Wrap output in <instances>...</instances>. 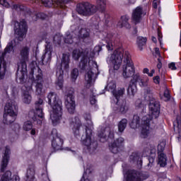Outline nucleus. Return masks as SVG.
I'll use <instances>...</instances> for the list:
<instances>
[{
	"label": "nucleus",
	"instance_id": "6ab92c4d",
	"mask_svg": "<svg viewBox=\"0 0 181 181\" xmlns=\"http://www.w3.org/2000/svg\"><path fill=\"white\" fill-rule=\"evenodd\" d=\"M52 135L53 137L52 146L54 149L56 151H59V149H62V147L63 146V139L60 136H59V134H57V130L56 129H52Z\"/></svg>",
	"mask_w": 181,
	"mask_h": 181
},
{
	"label": "nucleus",
	"instance_id": "4d7b16f0",
	"mask_svg": "<svg viewBox=\"0 0 181 181\" xmlns=\"http://www.w3.org/2000/svg\"><path fill=\"white\" fill-rule=\"evenodd\" d=\"M155 54L156 57L158 56V59H162V57L160 56V52L159 51V48L156 47L155 48Z\"/></svg>",
	"mask_w": 181,
	"mask_h": 181
},
{
	"label": "nucleus",
	"instance_id": "ddd939ff",
	"mask_svg": "<svg viewBox=\"0 0 181 181\" xmlns=\"http://www.w3.org/2000/svg\"><path fill=\"white\" fill-rule=\"evenodd\" d=\"M41 1L47 8H50L54 6L57 8H61V9H66V5L70 4L71 0H56L54 1H53V0H41Z\"/></svg>",
	"mask_w": 181,
	"mask_h": 181
},
{
	"label": "nucleus",
	"instance_id": "58836bf2",
	"mask_svg": "<svg viewBox=\"0 0 181 181\" xmlns=\"http://www.w3.org/2000/svg\"><path fill=\"white\" fill-rule=\"evenodd\" d=\"M180 115H181V106H180ZM177 129L178 131L179 136L181 138V116H177L176 118Z\"/></svg>",
	"mask_w": 181,
	"mask_h": 181
},
{
	"label": "nucleus",
	"instance_id": "bf43d9fd",
	"mask_svg": "<svg viewBox=\"0 0 181 181\" xmlns=\"http://www.w3.org/2000/svg\"><path fill=\"white\" fill-rule=\"evenodd\" d=\"M157 69H162V58H158Z\"/></svg>",
	"mask_w": 181,
	"mask_h": 181
},
{
	"label": "nucleus",
	"instance_id": "f8f14e48",
	"mask_svg": "<svg viewBox=\"0 0 181 181\" xmlns=\"http://www.w3.org/2000/svg\"><path fill=\"white\" fill-rule=\"evenodd\" d=\"M148 177H149V174L146 172L139 173L132 170L128 172L127 181H144Z\"/></svg>",
	"mask_w": 181,
	"mask_h": 181
},
{
	"label": "nucleus",
	"instance_id": "49530a36",
	"mask_svg": "<svg viewBox=\"0 0 181 181\" xmlns=\"http://www.w3.org/2000/svg\"><path fill=\"white\" fill-rule=\"evenodd\" d=\"M84 119L87 121L90 127H93V122H91V115L90 113H85L83 115Z\"/></svg>",
	"mask_w": 181,
	"mask_h": 181
},
{
	"label": "nucleus",
	"instance_id": "c756f323",
	"mask_svg": "<svg viewBox=\"0 0 181 181\" xmlns=\"http://www.w3.org/2000/svg\"><path fill=\"white\" fill-rule=\"evenodd\" d=\"M16 114L12 113H5L4 114V120L5 121L6 124H12V122H15V119H16Z\"/></svg>",
	"mask_w": 181,
	"mask_h": 181
},
{
	"label": "nucleus",
	"instance_id": "f257e3e1",
	"mask_svg": "<svg viewBox=\"0 0 181 181\" xmlns=\"http://www.w3.org/2000/svg\"><path fill=\"white\" fill-rule=\"evenodd\" d=\"M72 57L74 60H78L80 57H82L79 63V69L85 73V81H86L87 88L91 87V84L95 81L97 78V73L95 70H98L97 63L93 61L89 60L94 57V53L88 50L83 49H74L72 52Z\"/></svg>",
	"mask_w": 181,
	"mask_h": 181
},
{
	"label": "nucleus",
	"instance_id": "3c124183",
	"mask_svg": "<svg viewBox=\"0 0 181 181\" xmlns=\"http://www.w3.org/2000/svg\"><path fill=\"white\" fill-rule=\"evenodd\" d=\"M163 151H165V144H159L158 146V155H160V153H163Z\"/></svg>",
	"mask_w": 181,
	"mask_h": 181
},
{
	"label": "nucleus",
	"instance_id": "09e8293b",
	"mask_svg": "<svg viewBox=\"0 0 181 181\" xmlns=\"http://www.w3.org/2000/svg\"><path fill=\"white\" fill-rule=\"evenodd\" d=\"M148 81H149V79L146 78V79H141L139 81V86L140 87H146L148 86Z\"/></svg>",
	"mask_w": 181,
	"mask_h": 181
},
{
	"label": "nucleus",
	"instance_id": "473e14b6",
	"mask_svg": "<svg viewBox=\"0 0 181 181\" xmlns=\"http://www.w3.org/2000/svg\"><path fill=\"white\" fill-rule=\"evenodd\" d=\"M167 157L166 154L160 153L158 154V163L160 165L161 168H165V165H167Z\"/></svg>",
	"mask_w": 181,
	"mask_h": 181
},
{
	"label": "nucleus",
	"instance_id": "9b49d317",
	"mask_svg": "<svg viewBox=\"0 0 181 181\" xmlns=\"http://www.w3.org/2000/svg\"><path fill=\"white\" fill-rule=\"evenodd\" d=\"M15 26V33L16 37L20 42L23 40V37L25 36V33L28 32V27L26 25V21L25 20H22L20 23L16 21L14 24Z\"/></svg>",
	"mask_w": 181,
	"mask_h": 181
},
{
	"label": "nucleus",
	"instance_id": "9d476101",
	"mask_svg": "<svg viewBox=\"0 0 181 181\" xmlns=\"http://www.w3.org/2000/svg\"><path fill=\"white\" fill-rule=\"evenodd\" d=\"M65 107L69 114H74L76 111V100H74V88H69L66 91Z\"/></svg>",
	"mask_w": 181,
	"mask_h": 181
},
{
	"label": "nucleus",
	"instance_id": "4c0bfd02",
	"mask_svg": "<svg viewBox=\"0 0 181 181\" xmlns=\"http://www.w3.org/2000/svg\"><path fill=\"white\" fill-rule=\"evenodd\" d=\"M141 76H139V74H136L135 75H133L132 79L130 81L129 86H136V83H139L141 81Z\"/></svg>",
	"mask_w": 181,
	"mask_h": 181
},
{
	"label": "nucleus",
	"instance_id": "aec40b11",
	"mask_svg": "<svg viewBox=\"0 0 181 181\" xmlns=\"http://www.w3.org/2000/svg\"><path fill=\"white\" fill-rule=\"evenodd\" d=\"M124 138L119 137L110 146V151L112 153H118L124 148Z\"/></svg>",
	"mask_w": 181,
	"mask_h": 181
},
{
	"label": "nucleus",
	"instance_id": "864d4df0",
	"mask_svg": "<svg viewBox=\"0 0 181 181\" xmlns=\"http://www.w3.org/2000/svg\"><path fill=\"white\" fill-rule=\"evenodd\" d=\"M164 98H165V101H169V100H170V94L169 93V90H168V89L164 91Z\"/></svg>",
	"mask_w": 181,
	"mask_h": 181
},
{
	"label": "nucleus",
	"instance_id": "052dcab7",
	"mask_svg": "<svg viewBox=\"0 0 181 181\" xmlns=\"http://www.w3.org/2000/svg\"><path fill=\"white\" fill-rule=\"evenodd\" d=\"M110 15L108 13H105V25H108L109 22H110Z\"/></svg>",
	"mask_w": 181,
	"mask_h": 181
},
{
	"label": "nucleus",
	"instance_id": "423d86ee",
	"mask_svg": "<svg viewBox=\"0 0 181 181\" xmlns=\"http://www.w3.org/2000/svg\"><path fill=\"white\" fill-rule=\"evenodd\" d=\"M70 64V54H63L61 62V67L57 70V77L58 81L57 82V86L59 89L63 88V76L64 74V70H69Z\"/></svg>",
	"mask_w": 181,
	"mask_h": 181
},
{
	"label": "nucleus",
	"instance_id": "c03bdc74",
	"mask_svg": "<svg viewBox=\"0 0 181 181\" xmlns=\"http://www.w3.org/2000/svg\"><path fill=\"white\" fill-rule=\"evenodd\" d=\"M119 112L122 114H125L127 111H128V106H127V102L123 101L120 105V107L119 109Z\"/></svg>",
	"mask_w": 181,
	"mask_h": 181
},
{
	"label": "nucleus",
	"instance_id": "13d9d810",
	"mask_svg": "<svg viewBox=\"0 0 181 181\" xmlns=\"http://www.w3.org/2000/svg\"><path fill=\"white\" fill-rule=\"evenodd\" d=\"M169 69H171V70H176V64L175 62H171L170 64H168Z\"/></svg>",
	"mask_w": 181,
	"mask_h": 181
},
{
	"label": "nucleus",
	"instance_id": "37998d69",
	"mask_svg": "<svg viewBox=\"0 0 181 181\" xmlns=\"http://www.w3.org/2000/svg\"><path fill=\"white\" fill-rule=\"evenodd\" d=\"M32 128H33V124H32V122L27 121L24 122L23 125V129H24V131H30Z\"/></svg>",
	"mask_w": 181,
	"mask_h": 181
},
{
	"label": "nucleus",
	"instance_id": "7c9ffc66",
	"mask_svg": "<svg viewBox=\"0 0 181 181\" xmlns=\"http://www.w3.org/2000/svg\"><path fill=\"white\" fill-rule=\"evenodd\" d=\"M141 124V118H139V116L134 115L133 116V119L129 123L130 128L132 129H136V128H139V125Z\"/></svg>",
	"mask_w": 181,
	"mask_h": 181
},
{
	"label": "nucleus",
	"instance_id": "0e129e2a",
	"mask_svg": "<svg viewBox=\"0 0 181 181\" xmlns=\"http://www.w3.org/2000/svg\"><path fill=\"white\" fill-rule=\"evenodd\" d=\"M11 91L14 95L18 94V88H16V86H12Z\"/></svg>",
	"mask_w": 181,
	"mask_h": 181
},
{
	"label": "nucleus",
	"instance_id": "72a5a7b5",
	"mask_svg": "<svg viewBox=\"0 0 181 181\" xmlns=\"http://www.w3.org/2000/svg\"><path fill=\"white\" fill-rule=\"evenodd\" d=\"M128 124V120L127 119H122L118 124L119 132H124L127 125Z\"/></svg>",
	"mask_w": 181,
	"mask_h": 181
},
{
	"label": "nucleus",
	"instance_id": "393cba45",
	"mask_svg": "<svg viewBox=\"0 0 181 181\" xmlns=\"http://www.w3.org/2000/svg\"><path fill=\"white\" fill-rule=\"evenodd\" d=\"M30 74L34 78V81H43V74L39 66L33 68Z\"/></svg>",
	"mask_w": 181,
	"mask_h": 181
},
{
	"label": "nucleus",
	"instance_id": "f03ea898",
	"mask_svg": "<svg viewBox=\"0 0 181 181\" xmlns=\"http://www.w3.org/2000/svg\"><path fill=\"white\" fill-rule=\"evenodd\" d=\"M71 127H72L75 136H80L81 134H85L82 135L81 141L85 146L86 153H90V155L95 153L98 143L95 140H92L91 135L93 134V131L91 129L82 126L80 119L77 117H74L71 122Z\"/></svg>",
	"mask_w": 181,
	"mask_h": 181
},
{
	"label": "nucleus",
	"instance_id": "e2e57ef3",
	"mask_svg": "<svg viewBox=\"0 0 181 181\" xmlns=\"http://www.w3.org/2000/svg\"><path fill=\"white\" fill-rule=\"evenodd\" d=\"M97 103V100H95V96H92L90 98V104L92 105H94V104H95Z\"/></svg>",
	"mask_w": 181,
	"mask_h": 181
},
{
	"label": "nucleus",
	"instance_id": "ea45409f",
	"mask_svg": "<svg viewBox=\"0 0 181 181\" xmlns=\"http://www.w3.org/2000/svg\"><path fill=\"white\" fill-rule=\"evenodd\" d=\"M12 176V173L9 170H7L2 176L1 181H10Z\"/></svg>",
	"mask_w": 181,
	"mask_h": 181
},
{
	"label": "nucleus",
	"instance_id": "69168bd1",
	"mask_svg": "<svg viewBox=\"0 0 181 181\" xmlns=\"http://www.w3.org/2000/svg\"><path fill=\"white\" fill-rule=\"evenodd\" d=\"M153 80H154V83L156 84H159V76H157L154 77Z\"/></svg>",
	"mask_w": 181,
	"mask_h": 181
},
{
	"label": "nucleus",
	"instance_id": "6e6552de",
	"mask_svg": "<svg viewBox=\"0 0 181 181\" xmlns=\"http://www.w3.org/2000/svg\"><path fill=\"white\" fill-rule=\"evenodd\" d=\"M76 12L83 16H91L97 12V6L88 2L80 3L76 5Z\"/></svg>",
	"mask_w": 181,
	"mask_h": 181
},
{
	"label": "nucleus",
	"instance_id": "de8ad7c7",
	"mask_svg": "<svg viewBox=\"0 0 181 181\" xmlns=\"http://www.w3.org/2000/svg\"><path fill=\"white\" fill-rule=\"evenodd\" d=\"M64 42L67 43L68 45H71V43H73V35L71 34H66V37H64Z\"/></svg>",
	"mask_w": 181,
	"mask_h": 181
},
{
	"label": "nucleus",
	"instance_id": "39448f33",
	"mask_svg": "<svg viewBox=\"0 0 181 181\" xmlns=\"http://www.w3.org/2000/svg\"><path fill=\"white\" fill-rule=\"evenodd\" d=\"M30 49L28 47H23L20 51L21 59L20 62L18 63V71L17 73H21V76L17 78L18 83L23 84L25 83V76L28 73V65L26 62L29 60V52Z\"/></svg>",
	"mask_w": 181,
	"mask_h": 181
},
{
	"label": "nucleus",
	"instance_id": "5701e85b",
	"mask_svg": "<svg viewBox=\"0 0 181 181\" xmlns=\"http://www.w3.org/2000/svg\"><path fill=\"white\" fill-rule=\"evenodd\" d=\"M4 112L6 114L18 115V105L13 100H8L4 107Z\"/></svg>",
	"mask_w": 181,
	"mask_h": 181
},
{
	"label": "nucleus",
	"instance_id": "c85d7f7f",
	"mask_svg": "<svg viewBox=\"0 0 181 181\" xmlns=\"http://www.w3.org/2000/svg\"><path fill=\"white\" fill-rule=\"evenodd\" d=\"M128 21H129V17L122 16L120 21L117 23V26L119 28H126L127 29H129L131 25H129V23H128Z\"/></svg>",
	"mask_w": 181,
	"mask_h": 181
},
{
	"label": "nucleus",
	"instance_id": "e433bc0d",
	"mask_svg": "<svg viewBox=\"0 0 181 181\" xmlns=\"http://www.w3.org/2000/svg\"><path fill=\"white\" fill-rule=\"evenodd\" d=\"M97 7L104 12L105 11V5H107V0H96Z\"/></svg>",
	"mask_w": 181,
	"mask_h": 181
},
{
	"label": "nucleus",
	"instance_id": "a211bd4d",
	"mask_svg": "<svg viewBox=\"0 0 181 181\" xmlns=\"http://www.w3.org/2000/svg\"><path fill=\"white\" fill-rule=\"evenodd\" d=\"M53 52V47L52 43L48 42L45 45V52L41 57L42 64H49L52 61V53Z\"/></svg>",
	"mask_w": 181,
	"mask_h": 181
},
{
	"label": "nucleus",
	"instance_id": "cd10ccee",
	"mask_svg": "<svg viewBox=\"0 0 181 181\" xmlns=\"http://www.w3.org/2000/svg\"><path fill=\"white\" fill-rule=\"evenodd\" d=\"M35 84V93L37 95H43L45 94V89L43 88V81H34Z\"/></svg>",
	"mask_w": 181,
	"mask_h": 181
},
{
	"label": "nucleus",
	"instance_id": "4468645a",
	"mask_svg": "<svg viewBox=\"0 0 181 181\" xmlns=\"http://www.w3.org/2000/svg\"><path fill=\"white\" fill-rule=\"evenodd\" d=\"M106 88L108 90V91H111L115 98L117 100V104H118L119 102V97H122V95H124V93H125V88H120L117 90H115V88H117V85L114 81L110 82L106 86Z\"/></svg>",
	"mask_w": 181,
	"mask_h": 181
},
{
	"label": "nucleus",
	"instance_id": "c9c22d12",
	"mask_svg": "<svg viewBox=\"0 0 181 181\" xmlns=\"http://www.w3.org/2000/svg\"><path fill=\"white\" fill-rule=\"evenodd\" d=\"M105 41H106V47L107 49V50H112V47L114 46L113 43H112V37L111 36V35H107V37L105 38Z\"/></svg>",
	"mask_w": 181,
	"mask_h": 181
},
{
	"label": "nucleus",
	"instance_id": "774afa93",
	"mask_svg": "<svg viewBox=\"0 0 181 181\" xmlns=\"http://www.w3.org/2000/svg\"><path fill=\"white\" fill-rule=\"evenodd\" d=\"M143 73H146V74H148L149 75V69L148 68H145L144 70H143Z\"/></svg>",
	"mask_w": 181,
	"mask_h": 181
},
{
	"label": "nucleus",
	"instance_id": "8fccbe9b",
	"mask_svg": "<svg viewBox=\"0 0 181 181\" xmlns=\"http://www.w3.org/2000/svg\"><path fill=\"white\" fill-rule=\"evenodd\" d=\"M11 8L16 11H25V6H21L19 4H14Z\"/></svg>",
	"mask_w": 181,
	"mask_h": 181
},
{
	"label": "nucleus",
	"instance_id": "680f3d73",
	"mask_svg": "<svg viewBox=\"0 0 181 181\" xmlns=\"http://www.w3.org/2000/svg\"><path fill=\"white\" fill-rule=\"evenodd\" d=\"M129 91H131L132 95H134V94H135V91L134 90V88H132V86H129L128 88V89H127L128 94H131V93Z\"/></svg>",
	"mask_w": 181,
	"mask_h": 181
},
{
	"label": "nucleus",
	"instance_id": "dca6fc26",
	"mask_svg": "<svg viewBox=\"0 0 181 181\" xmlns=\"http://www.w3.org/2000/svg\"><path fill=\"white\" fill-rule=\"evenodd\" d=\"M98 137L100 138V142H107L108 139H114V131L110 127L102 128L98 132Z\"/></svg>",
	"mask_w": 181,
	"mask_h": 181
},
{
	"label": "nucleus",
	"instance_id": "7ed1b4c3",
	"mask_svg": "<svg viewBox=\"0 0 181 181\" xmlns=\"http://www.w3.org/2000/svg\"><path fill=\"white\" fill-rule=\"evenodd\" d=\"M122 76L124 78H129L135 74V66H134V62H132L129 52L122 49H119L114 51L110 57V61L114 64L115 70L119 69V66L122 63Z\"/></svg>",
	"mask_w": 181,
	"mask_h": 181
},
{
	"label": "nucleus",
	"instance_id": "2f4dec72",
	"mask_svg": "<svg viewBox=\"0 0 181 181\" xmlns=\"http://www.w3.org/2000/svg\"><path fill=\"white\" fill-rule=\"evenodd\" d=\"M78 37L81 40H86L90 37V30L82 28L79 30Z\"/></svg>",
	"mask_w": 181,
	"mask_h": 181
},
{
	"label": "nucleus",
	"instance_id": "79ce46f5",
	"mask_svg": "<svg viewBox=\"0 0 181 181\" xmlns=\"http://www.w3.org/2000/svg\"><path fill=\"white\" fill-rule=\"evenodd\" d=\"M62 40H63V36H62V35L59 33L56 34L54 36L53 42L55 45H60V43H62Z\"/></svg>",
	"mask_w": 181,
	"mask_h": 181
},
{
	"label": "nucleus",
	"instance_id": "603ef678",
	"mask_svg": "<svg viewBox=\"0 0 181 181\" xmlns=\"http://www.w3.org/2000/svg\"><path fill=\"white\" fill-rule=\"evenodd\" d=\"M136 107L137 108H141L142 111H144L145 106L144 105V104H142V102L141 101V100H137L136 101Z\"/></svg>",
	"mask_w": 181,
	"mask_h": 181
},
{
	"label": "nucleus",
	"instance_id": "20e7f679",
	"mask_svg": "<svg viewBox=\"0 0 181 181\" xmlns=\"http://www.w3.org/2000/svg\"><path fill=\"white\" fill-rule=\"evenodd\" d=\"M47 103L52 108V112L50 115V119L53 125H57L59 121L62 119L63 111L62 108V100L54 92H50L47 95Z\"/></svg>",
	"mask_w": 181,
	"mask_h": 181
},
{
	"label": "nucleus",
	"instance_id": "a18cd8bd",
	"mask_svg": "<svg viewBox=\"0 0 181 181\" xmlns=\"http://www.w3.org/2000/svg\"><path fill=\"white\" fill-rule=\"evenodd\" d=\"M23 101L25 104H30V101H32V96L29 94V92L24 93Z\"/></svg>",
	"mask_w": 181,
	"mask_h": 181
},
{
	"label": "nucleus",
	"instance_id": "b1692460",
	"mask_svg": "<svg viewBox=\"0 0 181 181\" xmlns=\"http://www.w3.org/2000/svg\"><path fill=\"white\" fill-rule=\"evenodd\" d=\"M144 151L147 152V153H149L150 155H152V156H149L148 158V162L147 164L148 168H152L153 166V163H155V154L156 153V148L153 146H148L146 148H144Z\"/></svg>",
	"mask_w": 181,
	"mask_h": 181
},
{
	"label": "nucleus",
	"instance_id": "338daca9",
	"mask_svg": "<svg viewBox=\"0 0 181 181\" xmlns=\"http://www.w3.org/2000/svg\"><path fill=\"white\" fill-rule=\"evenodd\" d=\"M153 73H155V69L151 70V73H148L149 77H153Z\"/></svg>",
	"mask_w": 181,
	"mask_h": 181
},
{
	"label": "nucleus",
	"instance_id": "f704fd0d",
	"mask_svg": "<svg viewBox=\"0 0 181 181\" xmlns=\"http://www.w3.org/2000/svg\"><path fill=\"white\" fill-rule=\"evenodd\" d=\"M136 43L138 45V47L139 50H142V46H145L146 45V37H137Z\"/></svg>",
	"mask_w": 181,
	"mask_h": 181
},
{
	"label": "nucleus",
	"instance_id": "6e6d98bb",
	"mask_svg": "<svg viewBox=\"0 0 181 181\" xmlns=\"http://www.w3.org/2000/svg\"><path fill=\"white\" fill-rule=\"evenodd\" d=\"M1 5H3V6H5L6 8H10L11 5L6 0H0Z\"/></svg>",
	"mask_w": 181,
	"mask_h": 181
},
{
	"label": "nucleus",
	"instance_id": "0eeeda50",
	"mask_svg": "<svg viewBox=\"0 0 181 181\" xmlns=\"http://www.w3.org/2000/svg\"><path fill=\"white\" fill-rule=\"evenodd\" d=\"M35 112L30 110L28 112L30 119L37 122V125H42V119L43 118V100L39 98L35 103ZM40 118V119H39Z\"/></svg>",
	"mask_w": 181,
	"mask_h": 181
},
{
	"label": "nucleus",
	"instance_id": "2eb2a0df",
	"mask_svg": "<svg viewBox=\"0 0 181 181\" xmlns=\"http://www.w3.org/2000/svg\"><path fill=\"white\" fill-rule=\"evenodd\" d=\"M149 116L152 118H158L160 113V105L159 102L155 100V99L150 100L149 105Z\"/></svg>",
	"mask_w": 181,
	"mask_h": 181
},
{
	"label": "nucleus",
	"instance_id": "4be33fe9",
	"mask_svg": "<svg viewBox=\"0 0 181 181\" xmlns=\"http://www.w3.org/2000/svg\"><path fill=\"white\" fill-rule=\"evenodd\" d=\"M11 155V148L9 146H6L4 149L1 164V172H5L6 169V166H8V163H9V158Z\"/></svg>",
	"mask_w": 181,
	"mask_h": 181
},
{
	"label": "nucleus",
	"instance_id": "a19ab883",
	"mask_svg": "<svg viewBox=\"0 0 181 181\" xmlns=\"http://www.w3.org/2000/svg\"><path fill=\"white\" fill-rule=\"evenodd\" d=\"M78 77V69L77 68H74L71 71V78L72 81H76L77 80V78Z\"/></svg>",
	"mask_w": 181,
	"mask_h": 181
},
{
	"label": "nucleus",
	"instance_id": "bb28decb",
	"mask_svg": "<svg viewBox=\"0 0 181 181\" xmlns=\"http://www.w3.org/2000/svg\"><path fill=\"white\" fill-rule=\"evenodd\" d=\"M35 165H30L28 169L27 170L26 175H25V181H36V178L35 177Z\"/></svg>",
	"mask_w": 181,
	"mask_h": 181
},
{
	"label": "nucleus",
	"instance_id": "f3484780",
	"mask_svg": "<svg viewBox=\"0 0 181 181\" xmlns=\"http://www.w3.org/2000/svg\"><path fill=\"white\" fill-rule=\"evenodd\" d=\"M152 121V117L149 115L144 116L142 118L143 128L141 129V138H148L151 134V127H149V122Z\"/></svg>",
	"mask_w": 181,
	"mask_h": 181
},
{
	"label": "nucleus",
	"instance_id": "5fc2aeb1",
	"mask_svg": "<svg viewBox=\"0 0 181 181\" xmlns=\"http://www.w3.org/2000/svg\"><path fill=\"white\" fill-rule=\"evenodd\" d=\"M35 18H38L39 19H46L47 16L43 13H39L35 16Z\"/></svg>",
	"mask_w": 181,
	"mask_h": 181
},
{
	"label": "nucleus",
	"instance_id": "a878e982",
	"mask_svg": "<svg viewBox=\"0 0 181 181\" xmlns=\"http://www.w3.org/2000/svg\"><path fill=\"white\" fill-rule=\"evenodd\" d=\"M142 19V7L138 6L132 13V21L135 25L139 23Z\"/></svg>",
	"mask_w": 181,
	"mask_h": 181
},
{
	"label": "nucleus",
	"instance_id": "412c9836",
	"mask_svg": "<svg viewBox=\"0 0 181 181\" xmlns=\"http://www.w3.org/2000/svg\"><path fill=\"white\" fill-rule=\"evenodd\" d=\"M129 162L131 165L142 168V156L139 152H133L129 157Z\"/></svg>",
	"mask_w": 181,
	"mask_h": 181
},
{
	"label": "nucleus",
	"instance_id": "1a4fd4ad",
	"mask_svg": "<svg viewBox=\"0 0 181 181\" xmlns=\"http://www.w3.org/2000/svg\"><path fill=\"white\" fill-rule=\"evenodd\" d=\"M13 52V42L11 41L8 43L4 52L0 55V78H4L5 71H6V54Z\"/></svg>",
	"mask_w": 181,
	"mask_h": 181
}]
</instances>
